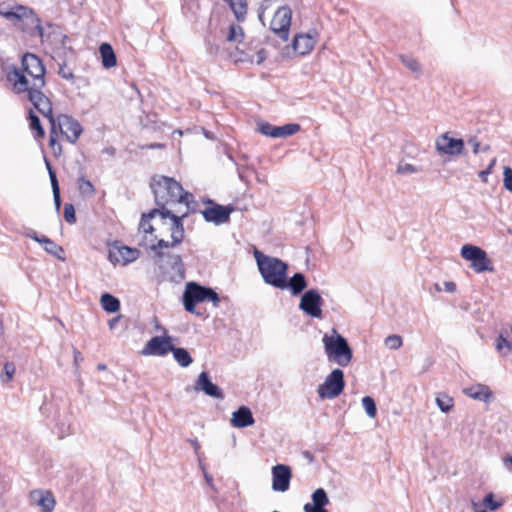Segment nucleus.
Masks as SVG:
<instances>
[{"label":"nucleus","mask_w":512,"mask_h":512,"mask_svg":"<svg viewBox=\"0 0 512 512\" xmlns=\"http://www.w3.org/2000/svg\"><path fill=\"white\" fill-rule=\"evenodd\" d=\"M44 75L45 68L41 60L34 54L26 53L21 60V69L14 68L7 78L13 84L14 90L22 93L31 85L44 87Z\"/></svg>","instance_id":"1"},{"label":"nucleus","mask_w":512,"mask_h":512,"mask_svg":"<svg viewBox=\"0 0 512 512\" xmlns=\"http://www.w3.org/2000/svg\"><path fill=\"white\" fill-rule=\"evenodd\" d=\"M150 187L154 194L156 209H169L167 206L182 203L186 205V209H189L193 201V195L184 191L181 184L170 177H153Z\"/></svg>","instance_id":"2"},{"label":"nucleus","mask_w":512,"mask_h":512,"mask_svg":"<svg viewBox=\"0 0 512 512\" xmlns=\"http://www.w3.org/2000/svg\"><path fill=\"white\" fill-rule=\"evenodd\" d=\"M0 15L23 33L31 37L43 38L41 21L35 12L23 5L0 4Z\"/></svg>","instance_id":"3"},{"label":"nucleus","mask_w":512,"mask_h":512,"mask_svg":"<svg viewBox=\"0 0 512 512\" xmlns=\"http://www.w3.org/2000/svg\"><path fill=\"white\" fill-rule=\"evenodd\" d=\"M0 15L23 33L31 37L43 38L41 21L35 12L23 5L0 4Z\"/></svg>","instance_id":"4"},{"label":"nucleus","mask_w":512,"mask_h":512,"mask_svg":"<svg viewBox=\"0 0 512 512\" xmlns=\"http://www.w3.org/2000/svg\"><path fill=\"white\" fill-rule=\"evenodd\" d=\"M169 247V241L160 239L156 244L151 245L150 248L154 253V263L160 270L163 279L179 283L185 278L184 264L179 255L170 254L163 251V249Z\"/></svg>","instance_id":"5"},{"label":"nucleus","mask_w":512,"mask_h":512,"mask_svg":"<svg viewBox=\"0 0 512 512\" xmlns=\"http://www.w3.org/2000/svg\"><path fill=\"white\" fill-rule=\"evenodd\" d=\"M254 257L259 271L267 284L280 289L287 288L286 263L278 258L267 256L258 250H255Z\"/></svg>","instance_id":"6"},{"label":"nucleus","mask_w":512,"mask_h":512,"mask_svg":"<svg viewBox=\"0 0 512 512\" xmlns=\"http://www.w3.org/2000/svg\"><path fill=\"white\" fill-rule=\"evenodd\" d=\"M188 213L189 209H186L184 212L172 209H153L150 211V216H160L163 227L170 233L172 239L169 242L170 247H175L184 240L183 219L188 216Z\"/></svg>","instance_id":"7"},{"label":"nucleus","mask_w":512,"mask_h":512,"mask_svg":"<svg viewBox=\"0 0 512 512\" xmlns=\"http://www.w3.org/2000/svg\"><path fill=\"white\" fill-rule=\"evenodd\" d=\"M322 342L324 344L325 353L330 361L342 367H346L350 364L353 356L352 350L347 340L335 329L332 330L331 334H325Z\"/></svg>","instance_id":"8"},{"label":"nucleus","mask_w":512,"mask_h":512,"mask_svg":"<svg viewBox=\"0 0 512 512\" xmlns=\"http://www.w3.org/2000/svg\"><path fill=\"white\" fill-rule=\"evenodd\" d=\"M461 257L471 263V268L476 273L492 272L494 270L492 261L488 258L486 251L482 248L472 245L465 244L461 248Z\"/></svg>","instance_id":"9"},{"label":"nucleus","mask_w":512,"mask_h":512,"mask_svg":"<svg viewBox=\"0 0 512 512\" xmlns=\"http://www.w3.org/2000/svg\"><path fill=\"white\" fill-rule=\"evenodd\" d=\"M344 387V373L336 368L318 386L317 393L321 399H334L343 392Z\"/></svg>","instance_id":"10"},{"label":"nucleus","mask_w":512,"mask_h":512,"mask_svg":"<svg viewBox=\"0 0 512 512\" xmlns=\"http://www.w3.org/2000/svg\"><path fill=\"white\" fill-rule=\"evenodd\" d=\"M291 18V9L288 6H282L276 10L270 22V29L283 41L288 40Z\"/></svg>","instance_id":"11"},{"label":"nucleus","mask_w":512,"mask_h":512,"mask_svg":"<svg viewBox=\"0 0 512 512\" xmlns=\"http://www.w3.org/2000/svg\"><path fill=\"white\" fill-rule=\"evenodd\" d=\"M57 124L60 133L65 136L66 140L72 144L76 143L83 132L82 126L78 120L65 114L57 117Z\"/></svg>","instance_id":"12"},{"label":"nucleus","mask_w":512,"mask_h":512,"mask_svg":"<svg viewBox=\"0 0 512 512\" xmlns=\"http://www.w3.org/2000/svg\"><path fill=\"white\" fill-rule=\"evenodd\" d=\"M206 287H203L195 282H189L186 285L184 294H183V304L185 310L190 313H195L200 315V313L196 312L195 306L197 303H201L205 301Z\"/></svg>","instance_id":"13"},{"label":"nucleus","mask_w":512,"mask_h":512,"mask_svg":"<svg viewBox=\"0 0 512 512\" xmlns=\"http://www.w3.org/2000/svg\"><path fill=\"white\" fill-rule=\"evenodd\" d=\"M322 305L323 299L321 295L317 290L311 289L302 295L299 308L311 317L321 318Z\"/></svg>","instance_id":"14"},{"label":"nucleus","mask_w":512,"mask_h":512,"mask_svg":"<svg viewBox=\"0 0 512 512\" xmlns=\"http://www.w3.org/2000/svg\"><path fill=\"white\" fill-rule=\"evenodd\" d=\"M208 203L210 206L201 211L204 219L207 222H212L216 225H220L227 223L230 220V214L234 210L233 207L222 206L214 203L211 200H209Z\"/></svg>","instance_id":"15"},{"label":"nucleus","mask_w":512,"mask_h":512,"mask_svg":"<svg viewBox=\"0 0 512 512\" xmlns=\"http://www.w3.org/2000/svg\"><path fill=\"white\" fill-rule=\"evenodd\" d=\"M43 87L31 85L26 92L28 93V99L33 104L34 108L38 110L43 117H47L53 114L52 103L42 91Z\"/></svg>","instance_id":"16"},{"label":"nucleus","mask_w":512,"mask_h":512,"mask_svg":"<svg viewBox=\"0 0 512 512\" xmlns=\"http://www.w3.org/2000/svg\"><path fill=\"white\" fill-rule=\"evenodd\" d=\"M435 147L440 154L456 156L462 154L464 142L462 139H455L450 137L448 133H444L436 139Z\"/></svg>","instance_id":"17"},{"label":"nucleus","mask_w":512,"mask_h":512,"mask_svg":"<svg viewBox=\"0 0 512 512\" xmlns=\"http://www.w3.org/2000/svg\"><path fill=\"white\" fill-rule=\"evenodd\" d=\"M173 349L171 337H152L142 350L143 355L164 356Z\"/></svg>","instance_id":"18"},{"label":"nucleus","mask_w":512,"mask_h":512,"mask_svg":"<svg viewBox=\"0 0 512 512\" xmlns=\"http://www.w3.org/2000/svg\"><path fill=\"white\" fill-rule=\"evenodd\" d=\"M292 472L289 466L277 464L272 467V489L285 492L289 489Z\"/></svg>","instance_id":"19"},{"label":"nucleus","mask_w":512,"mask_h":512,"mask_svg":"<svg viewBox=\"0 0 512 512\" xmlns=\"http://www.w3.org/2000/svg\"><path fill=\"white\" fill-rule=\"evenodd\" d=\"M195 391H202L207 396H210L215 399H224V392L223 390L218 387L216 384L212 383L210 380V377L207 372L203 371L199 374L195 386Z\"/></svg>","instance_id":"20"},{"label":"nucleus","mask_w":512,"mask_h":512,"mask_svg":"<svg viewBox=\"0 0 512 512\" xmlns=\"http://www.w3.org/2000/svg\"><path fill=\"white\" fill-rule=\"evenodd\" d=\"M139 256L140 251L138 249L127 246L117 247L109 252L110 261L116 263L122 262L124 265L137 260Z\"/></svg>","instance_id":"21"},{"label":"nucleus","mask_w":512,"mask_h":512,"mask_svg":"<svg viewBox=\"0 0 512 512\" xmlns=\"http://www.w3.org/2000/svg\"><path fill=\"white\" fill-rule=\"evenodd\" d=\"M30 498L42 512H52L56 504L53 494L46 490H34L30 493Z\"/></svg>","instance_id":"22"},{"label":"nucleus","mask_w":512,"mask_h":512,"mask_svg":"<svg viewBox=\"0 0 512 512\" xmlns=\"http://www.w3.org/2000/svg\"><path fill=\"white\" fill-rule=\"evenodd\" d=\"M316 44L314 36L310 33L298 34L293 39V49L299 55L309 54Z\"/></svg>","instance_id":"23"},{"label":"nucleus","mask_w":512,"mask_h":512,"mask_svg":"<svg viewBox=\"0 0 512 512\" xmlns=\"http://www.w3.org/2000/svg\"><path fill=\"white\" fill-rule=\"evenodd\" d=\"M312 503H306L304 512H316L326 510L324 507L329 504V498L323 488H318L312 493Z\"/></svg>","instance_id":"24"},{"label":"nucleus","mask_w":512,"mask_h":512,"mask_svg":"<svg viewBox=\"0 0 512 512\" xmlns=\"http://www.w3.org/2000/svg\"><path fill=\"white\" fill-rule=\"evenodd\" d=\"M231 424L236 428H244L254 424V418L251 410L246 406H241L233 412Z\"/></svg>","instance_id":"25"},{"label":"nucleus","mask_w":512,"mask_h":512,"mask_svg":"<svg viewBox=\"0 0 512 512\" xmlns=\"http://www.w3.org/2000/svg\"><path fill=\"white\" fill-rule=\"evenodd\" d=\"M464 393L479 401H488L492 397V392L489 387L483 384H477L469 388H465Z\"/></svg>","instance_id":"26"},{"label":"nucleus","mask_w":512,"mask_h":512,"mask_svg":"<svg viewBox=\"0 0 512 512\" xmlns=\"http://www.w3.org/2000/svg\"><path fill=\"white\" fill-rule=\"evenodd\" d=\"M99 52L102 58V64L105 68H112L116 65V55L110 44L102 43L99 47Z\"/></svg>","instance_id":"27"},{"label":"nucleus","mask_w":512,"mask_h":512,"mask_svg":"<svg viewBox=\"0 0 512 512\" xmlns=\"http://www.w3.org/2000/svg\"><path fill=\"white\" fill-rule=\"evenodd\" d=\"M307 286L305 277L301 273H296L289 281H287V288L291 289L292 294H300Z\"/></svg>","instance_id":"28"},{"label":"nucleus","mask_w":512,"mask_h":512,"mask_svg":"<svg viewBox=\"0 0 512 512\" xmlns=\"http://www.w3.org/2000/svg\"><path fill=\"white\" fill-rule=\"evenodd\" d=\"M101 305L105 311L110 312V313L117 312L120 309L119 300L116 297H114L113 295L108 294V293L103 294L101 296Z\"/></svg>","instance_id":"29"},{"label":"nucleus","mask_w":512,"mask_h":512,"mask_svg":"<svg viewBox=\"0 0 512 512\" xmlns=\"http://www.w3.org/2000/svg\"><path fill=\"white\" fill-rule=\"evenodd\" d=\"M495 349L502 356H507L512 351V342L501 332L496 339Z\"/></svg>","instance_id":"30"},{"label":"nucleus","mask_w":512,"mask_h":512,"mask_svg":"<svg viewBox=\"0 0 512 512\" xmlns=\"http://www.w3.org/2000/svg\"><path fill=\"white\" fill-rule=\"evenodd\" d=\"M300 130V125L295 123L285 124L283 126H276L275 138H286L294 135Z\"/></svg>","instance_id":"31"},{"label":"nucleus","mask_w":512,"mask_h":512,"mask_svg":"<svg viewBox=\"0 0 512 512\" xmlns=\"http://www.w3.org/2000/svg\"><path fill=\"white\" fill-rule=\"evenodd\" d=\"M171 352L173 353L174 359L182 367H188L193 361L189 352L184 348H175L173 346Z\"/></svg>","instance_id":"32"},{"label":"nucleus","mask_w":512,"mask_h":512,"mask_svg":"<svg viewBox=\"0 0 512 512\" xmlns=\"http://www.w3.org/2000/svg\"><path fill=\"white\" fill-rule=\"evenodd\" d=\"M399 59L407 69H409L412 73L415 74L416 77L421 76V65L415 58L408 55H400Z\"/></svg>","instance_id":"33"},{"label":"nucleus","mask_w":512,"mask_h":512,"mask_svg":"<svg viewBox=\"0 0 512 512\" xmlns=\"http://www.w3.org/2000/svg\"><path fill=\"white\" fill-rule=\"evenodd\" d=\"M42 245L47 253L57 257L60 260H64L63 248L57 245L53 240L46 237L45 239H42Z\"/></svg>","instance_id":"34"},{"label":"nucleus","mask_w":512,"mask_h":512,"mask_svg":"<svg viewBox=\"0 0 512 512\" xmlns=\"http://www.w3.org/2000/svg\"><path fill=\"white\" fill-rule=\"evenodd\" d=\"M30 129L34 132L36 139H42L45 136V131L40 123L39 117L32 111H29Z\"/></svg>","instance_id":"35"},{"label":"nucleus","mask_w":512,"mask_h":512,"mask_svg":"<svg viewBox=\"0 0 512 512\" xmlns=\"http://www.w3.org/2000/svg\"><path fill=\"white\" fill-rule=\"evenodd\" d=\"M47 168L49 171L55 206H56V209L59 210L60 205H61V199H60V189H59L58 180H57L55 172L52 170V168L48 162H47Z\"/></svg>","instance_id":"36"},{"label":"nucleus","mask_w":512,"mask_h":512,"mask_svg":"<svg viewBox=\"0 0 512 512\" xmlns=\"http://www.w3.org/2000/svg\"><path fill=\"white\" fill-rule=\"evenodd\" d=\"M78 190L83 197H91L95 194L94 185L85 177H80L78 179Z\"/></svg>","instance_id":"37"},{"label":"nucleus","mask_w":512,"mask_h":512,"mask_svg":"<svg viewBox=\"0 0 512 512\" xmlns=\"http://www.w3.org/2000/svg\"><path fill=\"white\" fill-rule=\"evenodd\" d=\"M244 38V32L241 26L239 25H230L229 33L227 35V40L230 42L240 43Z\"/></svg>","instance_id":"38"},{"label":"nucleus","mask_w":512,"mask_h":512,"mask_svg":"<svg viewBox=\"0 0 512 512\" xmlns=\"http://www.w3.org/2000/svg\"><path fill=\"white\" fill-rule=\"evenodd\" d=\"M436 403L442 412H449L453 407V399L446 394H439Z\"/></svg>","instance_id":"39"},{"label":"nucleus","mask_w":512,"mask_h":512,"mask_svg":"<svg viewBox=\"0 0 512 512\" xmlns=\"http://www.w3.org/2000/svg\"><path fill=\"white\" fill-rule=\"evenodd\" d=\"M50 123V146H54L57 138L58 133H60L58 124H57V118L53 116V114L46 117Z\"/></svg>","instance_id":"40"},{"label":"nucleus","mask_w":512,"mask_h":512,"mask_svg":"<svg viewBox=\"0 0 512 512\" xmlns=\"http://www.w3.org/2000/svg\"><path fill=\"white\" fill-rule=\"evenodd\" d=\"M362 405L367 413V415L371 418H374L377 414V408L375 401L370 396H365L362 398Z\"/></svg>","instance_id":"41"},{"label":"nucleus","mask_w":512,"mask_h":512,"mask_svg":"<svg viewBox=\"0 0 512 512\" xmlns=\"http://www.w3.org/2000/svg\"><path fill=\"white\" fill-rule=\"evenodd\" d=\"M16 368L14 363L12 362H6L4 364L3 373L0 375V379L2 383H8L13 379V376L15 374Z\"/></svg>","instance_id":"42"},{"label":"nucleus","mask_w":512,"mask_h":512,"mask_svg":"<svg viewBox=\"0 0 512 512\" xmlns=\"http://www.w3.org/2000/svg\"><path fill=\"white\" fill-rule=\"evenodd\" d=\"M402 337L396 334L390 335L385 338V345L389 349L397 350L402 346Z\"/></svg>","instance_id":"43"},{"label":"nucleus","mask_w":512,"mask_h":512,"mask_svg":"<svg viewBox=\"0 0 512 512\" xmlns=\"http://www.w3.org/2000/svg\"><path fill=\"white\" fill-rule=\"evenodd\" d=\"M154 217L155 216H150V212L147 214H143L140 221L139 229L144 233H152L154 231V228L150 224V220Z\"/></svg>","instance_id":"44"},{"label":"nucleus","mask_w":512,"mask_h":512,"mask_svg":"<svg viewBox=\"0 0 512 512\" xmlns=\"http://www.w3.org/2000/svg\"><path fill=\"white\" fill-rule=\"evenodd\" d=\"M274 130H276V126L268 122H261L258 124V131L265 136L275 138Z\"/></svg>","instance_id":"45"},{"label":"nucleus","mask_w":512,"mask_h":512,"mask_svg":"<svg viewBox=\"0 0 512 512\" xmlns=\"http://www.w3.org/2000/svg\"><path fill=\"white\" fill-rule=\"evenodd\" d=\"M64 218L70 224L76 222L75 209L70 203H66L64 206Z\"/></svg>","instance_id":"46"},{"label":"nucleus","mask_w":512,"mask_h":512,"mask_svg":"<svg viewBox=\"0 0 512 512\" xmlns=\"http://www.w3.org/2000/svg\"><path fill=\"white\" fill-rule=\"evenodd\" d=\"M503 185L505 189L512 192V168L505 166L503 171Z\"/></svg>","instance_id":"47"},{"label":"nucleus","mask_w":512,"mask_h":512,"mask_svg":"<svg viewBox=\"0 0 512 512\" xmlns=\"http://www.w3.org/2000/svg\"><path fill=\"white\" fill-rule=\"evenodd\" d=\"M483 504L492 511L496 510L502 505L501 502L494 500V495L492 493H489L485 496Z\"/></svg>","instance_id":"48"},{"label":"nucleus","mask_w":512,"mask_h":512,"mask_svg":"<svg viewBox=\"0 0 512 512\" xmlns=\"http://www.w3.org/2000/svg\"><path fill=\"white\" fill-rule=\"evenodd\" d=\"M205 301H211L215 307L219 306L220 298L218 294L211 288L206 287Z\"/></svg>","instance_id":"49"},{"label":"nucleus","mask_w":512,"mask_h":512,"mask_svg":"<svg viewBox=\"0 0 512 512\" xmlns=\"http://www.w3.org/2000/svg\"><path fill=\"white\" fill-rule=\"evenodd\" d=\"M416 172H418V169L414 165L409 163L400 164L397 167V173L399 174H413Z\"/></svg>","instance_id":"50"},{"label":"nucleus","mask_w":512,"mask_h":512,"mask_svg":"<svg viewBox=\"0 0 512 512\" xmlns=\"http://www.w3.org/2000/svg\"><path fill=\"white\" fill-rule=\"evenodd\" d=\"M496 162H497V159L493 158L491 160L490 164L488 165V167L479 173V176L483 182H485V183L487 182V176L492 173L493 167L495 166Z\"/></svg>","instance_id":"51"},{"label":"nucleus","mask_w":512,"mask_h":512,"mask_svg":"<svg viewBox=\"0 0 512 512\" xmlns=\"http://www.w3.org/2000/svg\"><path fill=\"white\" fill-rule=\"evenodd\" d=\"M59 75L62 78L67 79V80H71L74 78V75H73L71 69H69L66 65L60 66Z\"/></svg>","instance_id":"52"},{"label":"nucleus","mask_w":512,"mask_h":512,"mask_svg":"<svg viewBox=\"0 0 512 512\" xmlns=\"http://www.w3.org/2000/svg\"><path fill=\"white\" fill-rule=\"evenodd\" d=\"M467 142L472 146L474 154H478L480 152L481 145L476 137L469 138Z\"/></svg>","instance_id":"53"},{"label":"nucleus","mask_w":512,"mask_h":512,"mask_svg":"<svg viewBox=\"0 0 512 512\" xmlns=\"http://www.w3.org/2000/svg\"><path fill=\"white\" fill-rule=\"evenodd\" d=\"M27 236L33 240H35L36 242L42 244V239H45L46 236H39L37 234V232L31 230L30 232L27 233Z\"/></svg>","instance_id":"54"},{"label":"nucleus","mask_w":512,"mask_h":512,"mask_svg":"<svg viewBox=\"0 0 512 512\" xmlns=\"http://www.w3.org/2000/svg\"><path fill=\"white\" fill-rule=\"evenodd\" d=\"M503 464H504V467L508 471L512 472V456L511 455L504 457Z\"/></svg>","instance_id":"55"},{"label":"nucleus","mask_w":512,"mask_h":512,"mask_svg":"<svg viewBox=\"0 0 512 512\" xmlns=\"http://www.w3.org/2000/svg\"><path fill=\"white\" fill-rule=\"evenodd\" d=\"M266 56H267V53L264 49H260L258 52H257V59H256V63L257 64H261L265 59H266Z\"/></svg>","instance_id":"56"},{"label":"nucleus","mask_w":512,"mask_h":512,"mask_svg":"<svg viewBox=\"0 0 512 512\" xmlns=\"http://www.w3.org/2000/svg\"><path fill=\"white\" fill-rule=\"evenodd\" d=\"M120 318H121V316H117V317L112 318L109 321L108 325H109L110 330H115L116 329V326H117V324L120 321Z\"/></svg>","instance_id":"57"},{"label":"nucleus","mask_w":512,"mask_h":512,"mask_svg":"<svg viewBox=\"0 0 512 512\" xmlns=\"http://www.w3.org/2000/svg\"><path fill=\"white\" fill-rule=\"evenodd\" d=\"M445 290L447 292H454L456 290V284L454 282L448 281L444 283Z\"/></svg>","instance_id":"58"},{"label":"nucleus","mask_w":512,"mask_h":512,"mask_svg":"<svg viewBox=\"0 0 512 512\" xmlns=\"http://www.w3.org/2000/svg\"><path fill=\"white\" fill-rule=\"evenodd\" d=\"M142 149H161L164 148L163 144L160 143H152L141 147Z\"/></svg>","instance_id":"59"},{"label":"nucleus","mask_w":512,"mask_h":512,"mask_svg":"<svg viewBox=\"0 0 512 512\" xmlns=\"http://www.w3.org/2000/svg\"><path fill=\"white\" fill-rule=\"evenodd\" d=\"M204 477H205V480L207 482V484L211 487V488H214V484H213V478L211 475H209L206 471H204Z\"/></svg>","instance_id":"60"},{"label":"nucleus","mask_w":512,"mask_h":512,"mask_svg":"<svg viewBox=\"0 0 512 512\" xmlns=\"http://www.w3.org/2000/svg\"><path fill=\"white\" fill-rule=\"evenodd\" d=\"M189 443L192 445V447L194 448L195 452L197 453L198 450L200 449V444L197 441V439H191V440H189Z\"/></svg>","instance_id":"61"},{"label":"nucleus","mask_w":512,"mask_h":512,"mask_svg":"<svg viewBox=\"0 0 512 512\" xmlns=\"http://www.w3.org/2000/svg\"><path fill=\"white\" fill-rule=\"evenodd\" d=\"M74 359H75V362L77 363L79 360L82 359V355L81 353L78 351V350H74Z\"/></svg>","instance_id":"62"},{"label":"nucleus","mask_w":512,"mask_h":512,"mask_svg":"<svg viewBox=\"0 0 512 512\" xmlns=\"http://www.w3.org/2000/svg\"><path fill=\"white\" fill-rule=\"evenodd\" d=\"M4 334L3 320L0 318V337Z\"/></svg>","instance_id":"63"},{"label":"nucleus","mask_w":512,"mask_h":512,"mask_svg":"<svg viewBox=\"0 0 512 512\" xmlns=\"http://www.w3.org/2000/svg\"><path fill=\"white\" fill-rule=\"evenodd\" d=\"M489 149H490V146L489 145H485V146L480 148V151L487 152Z\"/></svg>","instance_id":"64"}]
</instances>
